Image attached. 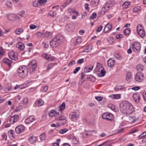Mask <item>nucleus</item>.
I'll return each instance as SVG.
<instances>
[{"instance_id": "de8ad7c7", "label": "nucleus", "mask_w": 146, "mask_h": 146, "mask_svg": "<svg viewBox=\"0 0 146 146\" xmlns=\"http://www.w3.org/2000/svg\"><path fill=\"white\" fill-rule=\"evenodd\" d=\"M72 142L74 144H77L78 142V141L76 138L74 137L72 139Z\"/></svg>"}, {"instance_id": "39448f33", "label": "nucleus", "mask_w": 146, "mask_h": 146, "mask_svg": "<svg viewBox=\"0 0 146 146\" xmlns=\"http://www.w3.org/2000/svg\"><path fill=\"white\" fill-rule=\"evenodd\" d=\"M137 31L139 35L142 38L144 37L145 34V32L141 24L138 25L137 28Z\"/></svg>"}, {"instance_id": "f03ea898", "label": "nucleus", "mask_w": 146, "mask_h": 146, "mask_svg": "<svg viewBox=\"0 0 146 146\" xmlns=\"http://www.w3.org/2000/svg\"><path fill=\"white\" fill-rule=\"evenodd\" d=\"M63 37L60 35H58L50 42L51 46L55 48L60 45L63 42Z\"/></svg>"}, {"instance_id": "864d4df0", "label": "nucleus", "mask_w": 146, "mask_h": 146, "mask_svg": "<svg viewBox=\"0 0 146 146\" xmlns=\"http://www.w3.org/2000/svg\"><path fill=\"white\" fill-rule=\"evenodd\" d=\"M46 2V0H38L39 4L42 5L43 4L45 3Z\"/></svg>"}, {"instance_id": "7c9ffc66", "label": "nucleus", "mask_w": 146, "mask_h": 146, "mask_svg": "<svg viewBox=\"0 0 146 146\" xmlns=\"http://www.w3.org/2000/svg\"><path fill=\"white\" fill-rule=\"evenodd\" d=\"M3 62L7 64L9 67H10L11 66V61L8 58H5L3 60Z\"/></svg>"}, {"instance_id": "423d86ee", "label": "nucleus", "mask_w": 146, "mask_h": 146, "mask_svg": "<svg viewBox=\"0 0 146 146\" xmlns=\"http://www.w3.org/2000/svg\"><path fill=\"white\" fill-rule=\"evenodd\" d=\"M140 44L138 42H135L133 43L132 45V49L135 52H137L140 50Z\"/></svg>"}, {"instance_id": "f704fd0d", "label": "nucleus", "mask_w": 146, "mask_h": 146, "mask_svg": "<svg viewBox=\"0 0 146 146\" xmlns=\"http://www.w3.org/2000/svg\"><path fill=\"white\" fill-rule=\"evenodd\" d=\"M124 87L123 86H116L115 88V90L116 91H118L123 89Z\"/></svg>"}, {"instance_id": "aec40b11", "label": "nucleus", "mask_w": 146, "mask_h": 146, "mask_svg": "<svg viewBox=\"0 0 146 146\" xmlns=\"http://www.w3.org/2000/svg\"><path fill=\"white\" fill-rule=\"evenodd\" d=\"M133 98L135 101V102L137 103H139L140 101V95L137 94H135L133 95Z\"/></svg>"}, {"instance_id": "8fccbe9b", "label": "nucleus", "mask_w": 146, "mask_h": 146, "mask_svg": "<svg viewBox=\"0 0 146 146\" xmlns=\"http://www.w3.org/2000/svg\"><path fill=\"white\" fill-rule=\"evenodd\" d=\"M6 4L9 7H11L12 6L11 2L9 1H7Z\"/></svg>"}, {"instance_id": "79ce46f5", "label": "nucleus", "mask_w": 146, "mask_h": 146, "mask_svg": "<svg viewBox=\"0 0 146 146\" xmlns=\"http://www.w3.org/2000/svg\"><path fill=\"white\" fill-rule=\"evenodd\" d=\"M56 14V13L55 11H51L48 13V15L52 17H54Z\"/></svg>"}, {"instance_id": "4d7b16f0", "label": "nucleus", "mask_w": 146, "mask_h": 146, "mask_svg": "<svg viewBox=\"0 0 146 146\" xmlns=\"http://www.w3.org/2000/svg\"><path fill=\"white\" fill-rule=\"evenodd\" d=\"M96 16V13H93L92 15L90 16V18L92 19L95 18Z\"/></svg>"}, {"instance_id": "09e8293b", "label": "nucleus", "mask_w": 146, "mask_h": 146, "mask_svg": "<svg viewBox=\"0 0 146 146\" xmlns=\"http://www.w3.org/2000/svg\"><path fill=\"white\" fill-rule=\"evenodd\" d=\"M131 78V73L128 72L126 75V80H128Z\"/></svg>"}, {"instance_id": "b1692460", "label": "nucleus", "mask_w": 146, "mask_h": 146, "mask_svg": "<svg viewBox=\"0 0 146 146\" xmlns=\"http://www.w3.org/2000/svg\"><path fill=\"white\" fill-rule=\"evenodd\" d=\"M115 64V61L111 59H109L108 61V65L109 67H113Z\"/></svg>"}, {"instance_id": "58836bf2", "label": "nucleus", "mask_w": 146, "mask_h": 146, "mask_svg": "<svg viewBox=\"0 0 146 146\" xmlns=\"http://www.w3.org/2000/svg\"><path fill=\"white\" fill-rule=\"evenodd\" d=\"M130 3L129 2H125L123 5V7L124 8H127L130 5Z\"/></svg>"}, {"instance_id": "37998d69", "label": "nucleus", "mask_w": 146, "mask_h": 146, "mask_svg": "<svg viewBox=\"0 0 146 146\" xmlns=\"http://www.w3.org/2000/svg\"><path fill=\"white\" fill-rule=\"evenodd\" d=\"M35 34L36 35V36H37L39 38H40L41 37H43V33L40 32H36Z\"/></svg>"}, {"instance_id": "cd10ccee", "label": "nucleus", "mask_w": 146, "mask_h": 146, "mask_svg": "<svg viewBox=\"0 0 146 146\" xmlns=\"http://www.w3.org/2000/svg\"><path fill=\"white\" fill-rule=\"evenodd\" d=\"M23 32V30L22 28H18L16 30L15 33L16 35H20Z\"/></svg>"}, {"instance_id": "774afa93", "label": "nucleus", "mask_w": 146, "mask_h": 146, "mask_svg": "<svg viewBox=\"0 0 146 146\" xmlns=\"http://www.w3.org/2000/svg\"><path fill=\"white\" fill-rule=\"evenodd\" d=\"M140 89V88L139 87H133L131 88V89L133 90H137Z\"/></svg>"}, {"instance_id": "13d9d810", "label": "nucleus", "mask_w": 146, "mask_h": 146, "mask_svg": "<svg viewBox=\"0 0 146 146\" xmlns=\"http://www.w3.org/2000/svg\"><path fill=\"white\" fill-rule=\"evenodd\" d=\"M80 67L76 68L74 70L73 72L75 74L76 73L80 70Z\"/></svg>"}, {"instance_id": "e2e57ef3", "label": "nucleus", "mask_w": 146, "mask_h": 146, "mask_svg": "<svg viewBox=\"0 0 146 146\" xmlns=\"http://www.w3.org/2000/svg\"><path fill=\"white\" fill-rule=\"evenodd\" d=\"M38 1H35L33 2V5L34 7H37L38 6Z\"/></svg>"}, {"instance_id": "69168bd1", "label": "nucleus", "mask_w": 146, "mask_h": 146, "mask_svg": "<svg viewBox=\"0 0 146 146\" xmlns=\"http://www.w3.org/2000/svg\"><path fill=\"white\" fill-rule=\"evenodd\" d=\"M84 61V59L83 58H82L78 60L77 63L78 64H80L83 62Z\"/></svg>"}, {"instance_id": "6e6552de", "label": "nucleus", "mask_w": 146, "mask_h": 146, "mask_svg": "<svg viewBox=\"0 0 146 146\" xmlns=\"http://www.w3.org/2000/svg\"><path fill=\"white\" fill-rule=\"evenodd\" d=\"M9 58L11 60H17L18 59V53L14 51L9 52L8 54Z\"/></svg>"}, {"instance_id": "6e6d98bb", "label": "nucleus", "mask_w": 146, "mask_h": 146, "mask_svg": "<svg viewBox=\"0 0 146 146\" xmlns=\"http://www.w3.org/2000/svg\"><path fill=\"white\" fill-rule=\"evenodd\" d=\"M24 14V11H23L21 12H20L17 14L18 16L20 17H22L23 15Z\"/></svg>"}, {"instance_id": "ea45409f", "label": "nucleus", "mask_w": 146, "mask_h": 146, "mask_svg": "<svg viewBox=\"0 0 146 146\" xmlns=\"http://www.w3.org/2000/svg\"><path fill=\"white\" fill-rule=\"evenodd\" d=\"M46 135L44 133H42L40 136V138L41 140H44L45 139Z\"/></svg>"}, {"instance_id": "5701e85b", "label": "nucleus", "mask_w": 146, "mask_h": 146, "mask_svg": "<svg viewBox=\"0 0 146 146\" xmlns=\"http://www.w3.org/2000/svg\"><path fill=\"white\" fill-rule=\"evenodd\" d=\"M29 140L31 143L33 144L36 142L37 139L36 137L32 136L29 139Z\"/></svg>"}, {"instance_id": "dca6fc26", "label": "nucleus", "mask_w": 146, "mask_h": 146, "mask_svg": "<svg viewBox=\"0 0 146 146\" xmlns=\"http://www.w3.org/2000/svg\"><path fill=\"white\" fill-rule=\"evenodd\" d=\"M112 28V25L109 24H107L105 26L104 32L105 33H107L109 32L111 29Z\"/></svg>"}, {"instance_id": "0e129e2a", "label": "nucleus", "mask_w": 146, "mask_h": 146, "mask_svg": "<svg viewBox=\"0 0 146 146\" xmlns=\"http://www.w3.org/2000/svg\"><path fill=\"white\" fill-rule=\"evenodd\" d=\"M95 98L99 101H101L103 99V98L100 96L96 97Z\"/></svg>"}, {"instance_id": "0eeeda50", "label": "nucleus", "mask_w": 146, "mask_h": 146, "mask_svg": "<svg viewBox=\"0 0 146 146\" xmlns=\"http://www.w3.org/2000/svg\"><path fill=\"white\" fill-rule=\"evenodd\" d=\"M135 78V80L138 82H142L144 79V75L141 72H138L137 73Z\"/></svg>"}, {"instance_id": "3c124183", "label": "nucleus", "mask_w": 146, "mask_h": 146, "mask_svg": "<svg viewBox=\"0 0 146 146\" xmlns=\"http://www.w3.org/2000/svg\"><path fill=\"white\" fill-rule=\"evenodd\" d=\"M109 142L108 141H107L104 142L101 144L99 145L98 146H102L104 145V146H109L108 143Z\"/></svg>"}, {"instance_id": "7ed1b4c3", "label": "nucleus", "mask_w": 146, "mask_h": 146, "mask_svg": "<svg viewBox=\"0 0 146 146\" xmlns=\"http://www.w3.org/2000/svg\"><path fill=\"white\" fill-rule=\"evenodd\" d=\"M17 71L19 74V76L22 78L25 77L28 74L27 68L25 66H20L17 69Z\"/></svg>"}, {"instance_id": "20e7f679", "label": "nucleus", "mask_w": 146, "mask_h": 146, "mask_svg": "<svg viewBox=\"0 0 146 146\" xmlns=\"http://www.w3.org/2000/svg\"><path fill=\"white\" fill-rule=\"evenodd\" d=\"M95 70L96 72H100L98 74V76L99 77L104 76L105 75L106 71L102 65L98 63L95 69Z\"/></svg>"}, {"instance_id": "f3484780", "label": "nucleus", "mask_w": 146, "mask_h": 146, "mask_svg": "<svg viewBox=\"0 0 146 146\" xmlns=\"http://www.w3.org/2000/svg\"><path fill=\"white\" fill-rule=\"evenodd\" d=\"M42 56L43 57L48 60L51 61L53 60V58L51 55L47 54H42Z\"/></svg>"}, {"instance_id": "393cba45", "label": "nucleus", "mask_w": 146, "mask_h": 146, "mask_svg": "<svg viewBox=\"0 0 146 146\" xmlns=\"http://www.w3.org/2000/svg\"><path fill=\"white\" fill-rule=\"evenodd\" d=\"M69 117L71 119H73L75 118L76 119L79 117V115H77L76 112H72L70 114Z\"/></svg>"}, {"instance_id": "ddd939ff", "label": "nucleus", "mask_w": 146, "mask_h": 146, "mask_svg": "<svg viewBox=\"0 0 146 146\" xmlns=\"http://www.w3.org/2000/svg\"><path fill=\"white\" fill-rule=\"evenodd\" d=\"M35 117L33 115L27 118L25 120V122L27 124H30L35 122Z\"/></svg>"}, {"instance_id": "bf43d9fd", "label": "nucleus", "mask_w": 146, "mask_h": 146, "mask_svg": "<svg viewBox=\"0 0 146 146\" xmlns=\"http://www.w3.org/2000/svg\"><path fill=\"white\" fill-rule=\"evenodd\" d=\"M36 27V26L34 24H31L30 26V28L31 30H33L35 29Z\"/></svg>"}, {"instance_id": "2eb2a0df", "label": "nucleus", "mask_w": 146, "mask_h": 146, "mask_svg": "<svg viewBox=\"0 0 146 146\" xmlns=\"http://www.w3.org/2000/svg\"><path fill=\"white\" fill-rule=\"evenodd\" d=\"M19 118V116L17 115L13 116L9 119L10 123L11 124H13L18 120Z\"/></svg>"}, {"instance_id": "473e14b6", "label": "nucleus", "mask_w": 146, "mask_h": 146, "mask_svg": "<svg viewBox=\"0 0 146 146\" xmlns=\"http://www.w3.org/2000/svg\"><path fill=\"white\" fill-rule=\"evenodd\" d=\"M136 69L138 71H141L143 70V66L142 64H138L136 66Z\"/></svg>"}, {"instance_id": "4c0bfd02", "label": "nucleus", "mask_w": 146, "mask_h": 146, "mask_svg": "<svg viewBox=\"0 0 146 146\" xmlns=\"http://www.w3.org/2000/svg\"><path fill=\"white\" fill-rule=\"evenodd\" d=\"M129 119L130 120L132 121V122L133 123L136 121L138 119V118H135V117L134 116H133L132 117H129Z\"/></svg>"}, {"instance_id": "a19ab883", "label": "nucleus", "mask_w": 146, "mask_h": 146, "mask_svg": "<svg viewBox=\"0 0 146 146\" xmlns=\"http://www.w3.org/2000/svg\"><path fill=\"white\" fill-rule=\"evenodd\" d=\"M5 52L3 48L0 47V56L1 57L3 56L5 54Z\"/></svg>"}, {"instance_id": "4468645a", "label": "nucleus", "mask_w": 146, "mask_h": 146, "mask_svg": "<svg viewBox=\"0 0 146 146\" xmlns=\"http://www.w3.org/2000/svg\"><path fill=\"white\" fill-rule=\"evenodd\" d=\"M36 66V61L35 60L32 61L29 65V70L31 72H33L35 70Z\"/></svg>"}, {"instance_id": "603ef678", "label": "nucleus", "mask_w": 146, "mask_h": 146, "mask_svg": "<svg viewBox=\"0 0 146 146\" xmlns=\"http://www.w3.org/2000/svg\"><path fill=\"white\" fill-rule=\"evenodd\" d=\"M114 56L115 58L118 60H120L122 58L121 57L119 54H117L115 55Z\"/></svg>"}, {"instance_id": "a878e982", "label": "nucleus", "mask_w": 146, "mask_h": 146, "mask_svg": "<svg viewBox=\"0 0 146 146\" xmlns=\"http://www.w3.org/2000/svg\"><path fill=\"white\" fill-rule=\"evenodd\" d=\"M48 114L49 116L52 117L55 115H58L59 113H57L54 110H52L49 112Z\"/></svg>"}, {"instance_id": "a211bd4d", "label": "nucleus", "mask_w": 146, "mask_h": 146, "mask_svg": "<svg viewBox=\"0 0 146 146\" xmlns=\"http://www.w3.org/2000/svg\"><path fill=\"white\" fill-rule=\"evenodd\" d=\"M8 18L11 21H14L15 20H17L19 19V17L16 16L13 14H10L9 15L8 17Z\"/></svg>"}, {"instance_id": "c9c22d12", "label": "nucleus", "mask_w": 146, "mask_h": 146, "mask_svg": "<svg viewBox=\"0 0 146 146\" xmlns=\"http://www.w3.org/2000/svg\"><path fill=\"white\" fill-rule=\"evenodd\" d=\"M140 10V7L139 6L136 7L133 9V11L134 13H139Z\"/></svg>"}, {"instance_id": "c756f323", "label": "nucleus", "mask_w": 146, "mask_h": 146, "mask_svg": "<svg viewBox=\"0 0 146 146\" xmlns=\"http://www.w3.org/2000/svg\"><path fill=\"white\" fill-rule=\"evenodd\" d=\"M94 67V66H91L90 67H86L84 70V72H88L92 71Z\"/></svg>"}, {"instance_id": "5fc2aeb1", "label": "nucleus", "mask_w": 146, "mask_h": 146, "mask_svg": "<svg viewBox=\"0 0 146 146\" xmlns=\"http://www.w3.org/2000/svg\"><path fill=\"white\" fill-rule=\"evenodd\" d=\"M103 28V26H100L98 27L96 30V32H99L101 31Z\"/></svg>"}, {"instance_id": "f8f14e48", "label": "nucleus", "mask_w": 146, "mask_h": 146, "mask_svg": "<svg viewBox=\"0 0 146 146\" xmlns=\"http://www.w3.org/2000/svg\"><path fill=\"white\" fill-rule=\"evenodd\" d=\"M57 119L59 121V123L62 125H65L67 121L66 117L63 116L57 117Z\"/></svg>"}, {"instance_id": "6ab92c4d", "label": "nucleus", "mask_w": 146, "mask_h": 146, "mask_svg": "<svg viewBox=\"0 0 146 146\" xmlns=\"http://www.w3.org/2000/svg\"><path fill=\"white\" fill-rule=\"evenodd\" d=\"M16 46L20 50H23L25 48V46L21 42H18L16 45Z\"/></svg>"}, {"instance_id": "c85d7f7f", "label": "nucleus", "mask_w": 146, "mask_h": 146, "mask_svg": "<svg viewBox=\"0 0 146 146\" xmlns=\"http://www.w3.org/2000/svg\"><path fill=\"white\" fill-rule=\"evenodd\" d=\"M99 0H93L91 2L90 4L93 6L97 5L99 2Z\"/></svg>"}, {"instance_id": "412c9836", "label": "nucleus", "mask_w": 146, "mask_h": 146, "mask_svg": "<svg viewBox=\"0 0 146 146\" xmlns=\"http://www.w3.org/2000/svg\"><path fill=\"white\" fill-rule=\"evenodd\" d=\"M108 107L111 110L115 112H116L118 111L117 107L111 104H108Z\"/></svg>"}, {"instance_id": "49530a36", "label": "nucleus", "mask_w": 146, "mask_h": 146, "mask_svg": "<svg viewBox=\"0 0 146 146\" xmlns=\"http://www.w3.org/2000/svg\"><path fill=\"white\" fill-rule=\"evenodd\" d=\"M68 130V129H67L65 128L64 129H60L59 132L60 133L62 134H64Z\"/></svg>"}, {"instance_id": "4be33fe9", "label": "nucleus", "mask_w": 146, "mask_h": 146, "mask_svg": "<svg viewBox=\"0 0 146 146\" xmlns=\"http://www.w3.org/2000/svg\"><path fill=\"white\" fill-rule=\"evenodd\" d=\"M44 101L41 99H40L36 100L35 102V105L38 107L41 106L43 105L44 104Z\"/></svg>"}, {"instance_id": "2f4dec72", "label": "nucleus", "mask_w": 146, "mask_h": 146, "mask_svg": "<svg viewBox=\"0 0 146 146\" xmlns=\"http://www.w3.org/2000/svg\"><path fill=\"white\" fill-rule=\"evenodd\" d=\"M65 29L66 30L69 31H72L73 29L72 26L71 24L68 25L66 26Z\"/></svg>"}, {"instance_id": "72a5a7b5", "label": "nucleus", "mask_w": 146, "mask_h": 146, "mask_svg": "<svg viewBox=\"0 0 146 146\" xmlns=\"http://www.w3.org/2000/svg\"><path fill=\"white\" fill-rule=\"evenodd\" d=\"M123 33L125 35H128L130 33V29L129 28H128L125 29Z\"/></svg>"}, {"instance_id": "e433bc0d", "label": "nucleus", "mask_w": 146, "mask_h": 146, "mask_svg": "<svg viewBox=\"0 0 146 146\" xmlns=\"http://www.w3.org/2000/svg\"><path fill=\"white\" fill-rule=\"evenodd\" d=\"M66 107L65 103L64 102L59 107V110L62 111Z\"/></svg>"}, {"instance_id": "9b49d317", "label": "nucleus", "mask_w": 146, "mask_h": 146, "mask_svg": "<svg viewBox=\"0 0 146 146\" xmlns=\"http://www.w3.org/2000/svg\"><path fill=\"white\" fill-rule=\"evenodd\" d=\"M25 127L22 125H20L17 126L15 129L16 132L18 134H20L25 130Z\"/></svg>"}, {"instance_id": "c03bdc74", "label": "nucleus", "mask_w": 146, "mask_h": 146, "mask_svg": "<svg viewBox=\"0 0 146 146\" xmlns=\"http://www.w3.org/2000/svg\"><path fill=\"white\" fill-rule=\"evenodd\" d=\"M112 98L115 99H119L121 98L120 95L119 94H114L112 96Z\"/></svg>"}, {"instance_id": "1a4fd4ad", "label": "nucleus", "mask_w": 146, "mask_h": 146, "mask_svg": "<svg viewBox=\"0 0 146 146\" xmlns=\"http://www.w3.org/2000/svg\"><path fill=\"white\" fill-rule=\"evenodd\" d=\"M102 117L104 119H106L107 120L111 121L113 119V116L111 114L106 113H104L102 115Z\"/></svg>"}, {"instance_id": "f257e3e1", "label": "nucleus", "mask_w": 146, "mask_h": 146, "mask_svg": "<svg viewBox=\"0 0 146 146\" xmlns=\"http://www.w3.org/2000/svg\"><path fill=\"white\" fill-rule=\"evenodd\" d=\"M120 110L123 113L130 114L134 111L133 105L129 102L126 101H123L120 104Z\"/></svg>"}, {"instance_id": "052dcab7", "label": "nucleus", "mask_w": 146, "mask_h": 146, "mask_svg": "<svg viewBox=\"0 0 146 146\" xmlns=\"http://www.w3.org/2000/svg\"><path fill=\"white\" fill-rule=\"evenodd\" d=\"M122 36L123 35L121 34H118L115 37L117 39H119L122 37Z\"/></svg>"}, {"instance_id": "680f3d73", "label": "nucleus", "mask_w": 146, "mask_h": 146, "mask_svg": "<svg viewBox=\"0 0 146 146\" xmlns=\"http://www.w3.org/2000/svg\"><path fill=\"white\" fill-rule=\"evenodd\" d=\"M75 61L74 60H71L69 63L68 65L69 66H71L72 65L74 64H75Z\"/></svg>"}, {"instance_id": "338daca9", "label": "nucleus", "mask_w": 146, "mask_h": 146, "mask_svg": "<svg viewBox=\"0 0 146 146\" xmlns=\"http://www.w3.org/2000/svg\"><path fill=\"white\" fill-rule=\"evenodd\" d=\"M2 139L3 140H6L7 139V137L5 134H3L2 135Z\"/></svg>"}, {"instance_id": "a18cd8bd", "label": "nucleus", "mask_w": 146, "mask_h": 146, "mask_svg": "<svg viewBox=\"0 0 146 146\" xmlns=\"http://www.w3.org/2000/svg\"><path fill=\"white\" fill-rule=\"evenodd\" d=\"M56 64V63H50L47 66V69L48 70H50Z\"/></svg>"}, {"instance_id": "bb28decb", "label": "nucleus", "mask_w": 146, "mask_h": 146, "mask_svg": "<svg viewBox=\"0 0 146 146\" xmlns=\"http://www.w3.org/2000/svg\"><path fill=\"white\" fill-rule=\"evenodd\" d=\"M52 36L51 33L48 32H46L45 33H43V38H50Z\"/></svg>"}, {"instance_id": "9d476101", "label": "nucleus", "mask_w": 146, "mask_h": 146, "mask_svg": "<svg viewBox=\"0 0 146 146\" xmlns=\"http://www.w3.org/2000/svg\"><path fill=\"white\" fill-rule=\"evenodd\" d=\"M111 5L109 3H106L102 9L101 12L102 13L104 14L105 13L108 11L110 8L111 7Z\"/></svg>"}]
</instances>
